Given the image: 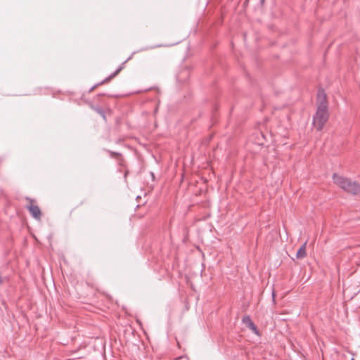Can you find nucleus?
I'll return each mask as SVG.
<instances>
[{
    "mask_svg": "<svg viewBox=\"0 0 360 360\" xmlns=\"http://www.w3.org/2000/svg\"><path fill=\"white\" fill-rule=\"evenodd\" d=\"M333 181L344 191L354 195L360 194V184L337 174H333Z\"/></svg>",
    "mask_w": 360,
    "mask_h": 360,
    "instance_id": "f257e3e1",
    "label": "nucleus"
},
{
    "mask_svg": "<svg viewBox=\"0 0 360 360\" xmlns=\"http://www.w3.org/2000/svg\"><path fill=\"white\" fill-rule=\"evenodd\" d=\"M328 119L327 105H319L316 112L314 116L313 124L317 130H321Z\"/></svg>",
    "mask_w": 360,
    "mask_h": 360,
    "instance_id": "f03ea898",
    "label": "nucleus"
},
{
    "mask_svg": "<svg viewBox=\"0 0 360 360\" xmlns=\"http://www.w3.org/2000/svg\"><path fill=\"white\" fill-rule=\"evenodd\" d=\"M28 209L32 214V217L37 219H39L41 217V211L39 207L31 205L28 207Z\"/></svg>",
    "mask_w": 360,
    "mask_h": 360,
    "instance_id": "7ed1b4c3",
    "label": "nucleus"
},
{
    "mask_svg": "<svg viewBox=\"0 0 360 360\" xmlns=\"http://www.w3.org/2000/svg\"><path fill=\"white\" fill-rule=\"evenodd\" d=\"M306 246H307V242H305L298 250V251L297 252V254H296V257L297 259H302L304 258L306 255H307V253H306Z\"/></svg>",
    "mask_w": 360,
    "mask_h": 360,
    "instance_id": "20e7f679",
    "label": "nucleus"
},
{
    "mask_svg": "<svg viewBox=\"0 0 360 360\" xmlns=\"http://www.w3.org/2000/svg\"><path fill=\"white\" fill-rule=\"evenodd\" d=\"M318 101L319 103V105H321L322 103L326 104V97L323 91H319L318 93Z\"/></svg>",
    "mask_w": 360,
    "mask_h": 360,
    "instance_id": "39448f33",
    "label": "nucleus"
},
{
    "mask_svg": "<svg viewBox=\"0 0 360 360\" xmlns=\"http://www.w3.org/2000/svg\"><path fill=\"white\" fill-rule=\"evenodd\" d=\"M122 70V68H118L113 74H112L108 78H107L105 80L108 81L110 79L115 77Z\"/></svg>",
    "mask_w": 360,
    "mask_h": 360,
    "instance_id": "423d86ee",
    "label": "nucleus"
},
{
    "mask_svg": "<svg viewBox=\"0 0 360 360\" xmlns=\"http://www.w3.org/2000/svg\"><path fill=\"white\" fill-rule=\"evenodd\" d=\"M243 323H245L248 326H249V324L250 323H252V320L250 319V318L249 316H245L243 319Z\"/></svg>",
    "mask_w": 360,
    "mask_h": 360,
    "instance_id": "0eeeda50",
    "label": "nucleus"
},
{
    "mask_svg": "<svg viewBox=\"0 0 360 360\" xmlns=\"http://www.w3.org/2000/svg\"><path fill=\"white\" fill-rule=\"evenodd\" d=\"M248 328H249L250 329H251L252 331H254L255 333H257V327H256V326L254 324V323H253V322H252V323H250L249 324Z\"/></svg>",
    "mask_w": 360,
    "mask_h": 360,
    "instance_id": "6e6552de",
    "label": "nucleus"
},
{
    "mask_svg": "<svg viewBox=\"0 0 360 360\" xmlns=\"http://www.w3.org/2000/svg\"><path fill=\"white\" fill-rule=\"evenodd\" d=\"M352 360H354V359H352Z\"/></svg>",
    "mask_w": 360,
    "mask_h": 360,
    "instance_id": "1a4fd4ad",
    "label": "nucleus"
},
{
    "mask_svg": "<svg viewBox=\"0 0 360 360\" xmlns=\"http://www.w3.org/2000/svg\"><path fill=\"white\" fill-rule=\"evenodd\" d=\"M264 0H262V1H263Z\"/></svg>",
    "mask_w": 360,
    "mask_h": 360,
    "instance_id": "9d476101",
    "label": "nucleus"
}]
</instances>
